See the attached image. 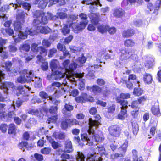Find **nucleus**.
Here are the masks:
<instances>
[{"label":"nucleus","mask_w":161,"mask_h":161,"mask_svg":"<svg viewBox=\"0 0 161 161\" xmlns=\"http://www.w3.org/2000/svg\"><path fill=\"white\" fill-rule=\"evenodd\" d=\"M3 87L6 89L9 88H13V84L11 82H5L2 84Z\"/></svg>","instance_id":"48"},{"label":"nucleus","mask_w":161,"mask_h":161,"mask_svg":"<svg viewBox=\"0 0 161 161\" xmlns=\"http://www.w3.org/2000/svg\"><path fill=\"white\" fill-rule=\"evenodd\" d=\"M90 97L92 99V101H90V100L88 99V96L87 93H83L81 94V96L75 97V99L78 103H82L88 101L91 102H93L94 100L93 97Z\"/></svg>","instance_id":"9"},{"label":"nucleus","mask_w":161,"mask_h":161,"mask_svg":"<svg viewBox=\"0 0 161 161\" xmlns=\"http://www.w3.org/2000/svg\"><path fill=\"white\" fill-rule=\"evenodd\" d=\"M69 126V123L67 119L64 120L62 121L61 123V128L63 130H66Z\"/></svg>","instance_id":"43"},{"label":"nucleus","mask_w":161,"mask_h":161,"mask_svg":"<svg viewBox=\"0 0 161 161\" xmlns=\"http://www.w3.org/2000/svg\"><path fill=\"white\" fill-rule=\"evenodd\" d=\"M117 30L116 28L114 27H110L108 25L107 31L108 32L109 34L111 35H114L116 32Z\"/></svg>","instance_id":"46"},{"label":"nucleus","mask_w":161,"mask_h":161,"mask_svg":"<svg viewBox=\"0 0 161 161\" xmlns=\"http://www.w3.org/2000/svg\"><path fill=\"white\" fill-rule=\"evenodd\" d=\"M5 68L6 71L8 72L9 74L13 76L14 74L15 75V73L17 72V71L15 69H13V68H11L12 65V63L11 61H7L4 63Z\"/></svg>","instance_id":"10"},{"label":"nucleus","mask_w":161,"mask_h":161,"mask_svg":"<svg viewBox=\"0 0 161 161\" xmlns=\"http://www.w3.org/2000/svg\"><path fill=\"white\" fill-rule=\"evenodd\" d=\"M156 124L157 125V123H156ZM156 125H156V126H152L150 128V134L148 135V138H151L152 136H153L154 135L156 130Z\"/></svg>","instance_id":"44"},{"label":"nucleus","mask_w":161,"mask_h":161,"mask_svg":"<svg viewBox=\"0 0 161 161\" xmlns=\"http://www.w3.org/2000/svg\"><path fill=\"white\" fill-rule=\"evenodd\" d=\"M30 48V47L29 44L28 43H25L20 46L19 49L21 52L23 51L28 52L29 51Z\"/></svg>","instance_id":"28"},{"label":"nucleus","mask_w":161,"mask_h":161,"mask_svg":"<svg viewBox=\"0 0 161 161\" xmlns=\"http://www.w3.org/2000/svg\"><path fill=\"white\" fill-rule=\"evenodd\" d=\"M58 115L57 114H54L53 115L51 116L48 118L47 119V122L48 123H56L58 120Z\"/></svg>","instance_id":"33"},{"label":"nucleus","mask_w":161,"mask_h":161,"mask_svg":"<svg viewBox=\"0 0 161 161\" xmlns=\"http://www.w3.org/2000/svg\"><path fill=\"white\" fill-rule=\"evenodd\" d=\"M25 22V20L24 18H21L15 21L13 23L14 30L19 32H21L22 30V25Z\"/></svg>","instance_id":"8"},{"label":"nucleus","mask_w":161,"mask_h":161,"mask_svg":"<svg viewBox=\"0 0 161 161\" xmlns=\"http://www.w3.org/2000/svg\"><path fill=\"white\" fill-rule=\"evenodd\" d=\"M33 17L36 18L34 19L33 23L34 26H36L40 24L45 25L48 23V19L45 16L44 12L40 10L36 11L33 14Z\"/></svg>","instance_id":"4"},{"label":"nucleus","mask_w":161,"mask_h":161,"mask_svg":"<svg viewBox=\"0 0 161 161\" xmlns=\"http://www.w3.org/2000/svg\"><path fill=\"white\" fill-rule=\"evenodd\" d=\"M60 157L62 161H67V159L70 158V156L69 154L64 153L61 154Z\"/></svg>","instance_id":"52"},{"label":"nucleus","mask_w":161,"mask_h":161,"mask_svg":"<svg viewBox=\"0 0 161 161\" xmlns=\"http://www.w3.org/2000/svg\"><path fill=\"white\" fill-rule=\"evenodd\" d=\"M128 144V141L127 140H125L124 143L118 148V152L114 153L110 155V159L114 161L118 160L119 158H121L119 161H122L123 158L126 152Z\"/></svg>","instance_id":"3"},{"label":"nucleus","mask_w":161,"mask_h":161,"mask_svg":"<svg viewBox=\"0 0 161 161\" xmlns=\"http://www.w3.org/2000/svg\"><path fill=\"white\" fill-rule=\"evenodd\" d=\"M27 80H28L26 79V78L23 77L20 75V76L18 77L17 79V82L21 84H24L25 83Z\"/></svg>","instance_id":"47"},{"label":"nucleus","mask_w":161,"mask_h":161,"mask_svg":"<svg viewBox=\"0 0 161 161\" xmlns=\"http://www.w3.org/2000/svg\"><path fill=\"white\" fill-rule=\"evenodd\" d=\"M42 45L44 47L48 48L51 46V43L48 40L43 39L42 41Z\"/></svg>","instance_id":"59"},{"label":"nucleus","mask_w":161,"mask_h":161,"mask_svg":"<svg viewBox=\"0 0 161 161\" xmlns=\"http://www.w3.org/2000/svg\"><path fill=\"white\" fill-rule=\"evenodd\" d=\"M23 87L22 86H19L17 88V90L18 91L16 92V95L17 96H19L20 94L25 92V91L23 90Z\"/></svg>","instance_id":"55"},{"label":"nucleus","mask_w":161,"mask_h":161,"mask_svg":"<svg viewBox=\"0 0 161 161\" xmlns=\"http://www.w3.org/2000/svg\"><path fill=\"white\" fill-rule=\"evenodd\" d=\"M131 95L129 93H121L119 96L115 98L116 102L121 105V110L120 113L118 114L117 118L118 119L123 120L127 114V109L128 108V101L125 99H128L130 97Z\"/></svg>","instance_id":"1"},{"label":"nucleus","mask_w":161,"mask_h":161,"mask_svg":"<svg viewBox=\"0 0 161 161\" xmlns=\"http://www.w3.org/2000/svg\"><path fill=\"white\" fill-rule=\"evenodd\" d=\"M57 48L58 50L63 52L64 56L68 55L69 54V52L66 49L65 45L60 43H58L57 45Z\"/></svg>","instance_id":"26"},{"label":"nucleus","mask_w":161,"mask_h":161,"mask_svg":"<svg viewBox=\"0 0 161 161\" xmlns=\"http://www.w3.org/2000/svg\"><path fill=\"white\" fill-rule=\"evenodd\" d=\"M19 73L20 75L26 78L27 80H31L33 77V74L31 70L29 71L25 69L20 71Z\"/></svg>","instance_id":"11"},{"label":"nucleus","mask_w":161,"mask_h":161,"mask_svg":"<svg viewBox=\"0 0 161 161\" xmlns=\"http://www.w3.org/2000/svg\"><path fill=\"white\" fill-rule=\"evenodd\" d=\"M57 15L58 17L61 19H64L67 17V14L63 12L58 13Z\"/></svg>","instance_id":"61"},{"label":"nucleus","mask_w":161,"mask_h":161,"mask_svg":"<svg viewBox=\"0 0 161 161\" xmlns=\"http://www.w3.org/2000/svg\"><path fill=\"white\" fill-rule=\"evenodd\" d=\"M59 103L60 102L59 101L56 100L54 103V104L55 105V106H50L49 109H48V111L51 114H57L58 109L57 106Z\"/></svg>","instance_id":"22"},{"label":"nucleus","mask_w":161,"mask_h":161,"mask_svg":"<svg viewBox=\"0 0 161 161\" xmlns=\"http://www.w3.org/2000/svg\"><path fill=\"white\" fill-rule=\"evenodd\" d=\"M0 31L1 33L4 36H12L14 34V31L13 29L10 28H2Z\"/></svg>","instance_id":"24"},{"label":"nucleus","mask_w":161,"mask_h":161,"mask_svg":"<svg viewBox=\"0 0 161 161\" xmlns=\"http://www.w3.org/2000/svg\"><path fill=\"white\" fill-rule=\"evenodd\" d=\"M28 142L25 141H22L20 142L18 145V147L20 149L24 151L25 148L28 147Z\"/></svg>","instance_id":"29"},{"label":"nucleus","mask_w":161,"mask_h":161,"mask_svg":"<svg viewBox=\"0 0 161 161\" xmlns=\"http://www.w3.org/2000/svg\"><path fill=\"white\" fill-rule=\"evenodd\" d=\"M8 127V126L6 124H2L0 125V130L3 133H5L7 131Z\"/></svg>","instance_id":"53"},{"label":"nucleus","mask_w":161,"mask_h":161,"mask_svg":"<svg viewBox=\"0 0 161 161\" xmlns=\"http://www.w3.org/2000/svg\"><path fill=\"white\" fill-rule=\"evenodd\" d=\"M115 110V105L112 104L107 108V112L109 113H114Z\"/></svg>","instance_id":"64"},{"label":"nucleus","mask_w":161,"mask_h":161,"mask_svg":"<svg viewBox=\"0 0 161 161\" xmlns=\"http://www.w3.org/2000/svg\"><path fill=\"white\" fill-rule=\"evenodd\" d=\"M31 50L35 53H38L42 55L43 57H46L47 55V50L43 46L38 47V44L33 43L31 45Z\"/></svg>","instance_id":"6"},{"label":"nucleus","mask_w":161,"mask_h":161,"mask_svg":"<svg viewBox=\"0 0 161 161\" xmlns=\"http://www.w3.org/2000/svg\"><path fill=\"white\" fill-rule=\"evenodd\" d=\"M143 80L145 83L150 84L153 81L152 76L150 74L145 73L143 75Z\"/></svg>","instance_id":"23"},{"label":"nucleus","mask_w":161,"mask_h":161,"mask_svg":"<svg viewBox=\"0 0 161 161\" xmlns=\"http://www.w3.org/2000/svg\"><path fill=\"white\" fill-rule=\"evenodd\" d=\"M135 33V30L130 28L124 30L122 33V35L123 38H128L132 37Z\"/></svg>","instance_id":"13"},{"label":"nucleus","mask_w":161,"mask_h":161,"mask_svg":"<svg viewBox=\"0 0 161 161\" xmlns=\"http://www.w3.org/2000/svg\"><path fill=\"white\" fill-rule=\"evenodd\" d=\"M134 41L132 39L129 38L126 39L124 42V46L127 47H132L135 45Z\"/></svg>","instance_id":"25"},{"label":"nucleus","mask_w":161,"mask_h":161,"mask_svg":"<svg viewBox=\"0 0 161 161\" xmlns=\"http://www.w3.org/2000/svg\"><path fill=\"white\" fill-rule=\"evenodd\" d=\"M34 157L38 161H42L43 160V156L40 154L36 153L34 154Z\"/></svg>","instance_id":"58"},{"label":"nucleus","mask_w":161,"mask_h":161,"mask_svg":"<svg viewBox=\"0 0 161 161\" xmlns=\"http://www.w3.org/2000/svg\"><path fill=\"white\" fill-rule=\"evenodd\" d=\"M51 151V149L50 147H45L41 149L40 152L44 155L49 154Z\"/></svg>","instance_id":"40"},{"label":"nucleus","mask_w":161,"mask_h":161,"mask_svg":"<svg viewBox=\"0 0 161 161\" xmlns=\"http://www.w3.org/2000/svg\"><path fill=\"white\" fill-rule=\"evenodd\" d=\"M48 3L47 1L42 0L38 3V7L41 9H44L46 7Z\"/></svg>","instance_id":"42"},{"label":"nucleus","mask_w":161,"mask_h":161,"mask_svg":"<svg viewBox=\"0 0 161 161\" xmlns=\"http://www.w3.org/2000/svg\"><path fill=\"white\" fill-rule=\"evenodd\" d=\"M8 52L4 50L3 48H0V57H1L3 59H6L8 58Z\"/></svg>","instance_id":"32"},{"label":"nucleus","mask_w":161,"mask_h":161,"mask_svg":"<svg viewBox=\"0 0 161 161\" xmlns=\"http://www.w3.org/2000/svg\"><path fill=\"white\" fill-rule=\"evenodd\" d=\"M113 11V15L116 18H121L125 15V11L119 7L115 8Z\"/></svg>","instance_id":"12"},{"label":"nucleus","mask_w":161,"mask_h":161,"mask_svg":"<svg viewBox=\"0 0 161 161\" xmlns=\"http://www.w3.org/2000/svg\"><path fill=\"white\" fill-rule=\"evenodd\" d=\"M98 148V152L100 155L101 156L105 154V150L104 147L103 146H97Z\"/></svg>","instance_id":"54"},{"label":"nucleus","mask_w":161,"mask_h":161,"mask_svg":"<svg viewBox=\"0 0 161 161\" xmlns=\"http://www.w3.org/2000/svg\"><path fill=\"white\" fill-rule=\"evenodd\" d=\"M99 3V0H83L82 3L87 5H97Z\"/></svg>","instance_id":"27"},{"label":"nucleus","mask_w":161,"mask_h":161,"mask_svg":"<svg viewBox=\"0 0 161 161\" xmlns=\"http://www.w3.org/2000/svg\"><path fill=\"white\" fill-rule=\"evenodd\" d=\"M102 93L103 98H108L112 93V92L109 88L107 86L102 87Z\"/></svg>","instance_id":"19"},{"label":"nucleus","mask_w":161,"mask_h":161,"mask_svg":"<svg viewBox=\"0 0 161 161\" xmlns=\"http://www.w3.org/2000/svg\"><path fill=\"white\" fill-rule=\"evenodd\" d=\"M86 58L84 56V54H82L81 57H79L78 58V61L80 64H83L86 61Z\"/></svg>","instance_id":"57"},{"label":"nucleus","mask_w":161,"mask_h":161,"mask_svg":"<svg viewBox=\"0 0 161 161\" xmlns=\"http://www.w3.org/2000/svg\"><path fill=\"white\" fill-rule=\"evenodd\" d=\"M95 119L93 120L91 118L88 119L89 128L88 132L89 134L93 135L94 133V130L93 129L94 127L96 129L98 128L100 125L101 117L99 114H96L94 116Z\"/></svg>","instance_id":"5"},{"label":"nucleus","mask_w":161,"mask_h":161,"mask_svg":"<svg viewBox=\"0 0 161 161\" xmlns=\"http://www.w3.org/2000/svg\"><path fill=\"white\" fill-rule=\"evenodd\" d=\"M147 100H148V97L145 95L141 96L137 98L139 104H143Z\"/></svg>","instance_id":"41"},{"label":"nucleus","mask_w":161,"mask_h":161,"mask_svg":"<svg viewBox=\"0 0 161 161\" xmlns=\"http://www.w3.org/2000/svg\"><path fill=\"white\" fill-rule=\"evenodd\" d=\"M36 29L42 33L44 34H47L50 32L48 28L44 26H37Z\"/></svg>","instance_id":"30"},{"label":"nucleus","mask_w":161,"mask_h":161,"mask_svg":"<svg viewBox=\"0 0 161 161\" xmlns=\"http://www.w3.org/2000/svg\"><path fill=\"white\" fill-rule=\"evenodd\" d=\"M143 90L142 89L139 87L134 88L133 94L137 96H139L143 93Z\"/></svg>","instance_id":"35"},{"label":"nucleus","mask_w":161,"mask_h":161,"mask_svg":"<svg viewBox=\"0 0 161 161\" xmlns=\"http://www.w3.org/2000/svg\"><path fill=\"white\" fill-rule=\"evenodd\" d=\"M96 83L100 86H104L106 84V82L104 79L101 78H98L96 80Z\"/></svg>","instance_id":"60"},{"label":"nucleus","mask_w":161,"mask_h":161,"mask_svg":"<svg viewBox=\"0 0 161 161\" xmlns=\"http://www.w3.org/2000/svg\"><path fill=\"white\" fill-rule=\"evenodd\" d=\"M80 137L81 140L83 141H90V139L88 138V135L86 133H83L81 134L80 135Z\"/></svg>","instance_id":"63"},{"label":"nucleus","mask_w":161,"mask_h":161,"mask_svg":"<svg viewBox=\"0 0 161 161\" xmlns=\"http://www.w3.org/2000/svg\"><path fill=\"white\" fill-rule=\"evenodd\" d=\"M77 66V64L75 62H73L69 64L66 71L72 72L76 69Z\"/></svg>","instance_id":"36"},{"label":"nucleus","mask_w":161,"mask_h":161,"mask_svg":"<svg viewBox=\"0 0 161 161\" xmlns=\"http://www.w3.org/2000/svg\"><path fill=\"white\" fill-rule=\"evenodd\" d=\"M132 130L133 134L136 136L139 130V127L138 124L136 123H134L132 124Z\"/></svg>","instance_id":"39"},{"label":"nucleus","mask_w":161,"mask_h":161,"mask_svg":"<svg viewBox=\"0 0 161 161\" xmlns=\"http://www.w3.org/2000/svg\"><path fill=\"white\" fill-rule=\"evenodd\" d=\"M80 21L79 23L76 22H71L69 24V26L72 27L74 32L81 31L85 28L88 24V17L86 14L81 13L78 15Z\"/></svg>","instance_id":"2"},{"label":"nucleus","mask_w":161,"mask_h":161,"mask_svg":"<svg viewBox=\"0 0 161 161\" xmlns=\"http://www.w3.org/2000/svg\"><path fill=\"white\" fill-rule=\"evenodd\" d=\"M75 157L77 161H84L85 160V156L83 153L81 152H77Z\"/></svg>","instance_id":"34"},{"label":"nucleus","mask_w":161,"mask_h":161,"mask_svg":"<svg viewBox=\"0 0 161 161\" xmlns=\"http://www.w3.org/2000/svg\"><path fill=\"white\" fill-rule=\"evenodd\" d=\"M9 51L10 53H15L18 50V49L15 45H10L8 46Z\"/></svg>","instance_id":"51"},{"label":"nucleus","mask_w":161,"mask_h":161,"mask_svg":"<svg viewBox=\"0 0 161 161\" xmlns=\"http://www.w3.org/2000/svg\"><path fill=\"white\" fill-rule=\"evenodd\" d=\"M91 23L95 25H97L100 21V15L97 13H92L90 15V17Z\"/></svg>","instance_id":"15"},{"label":"nucleus","mask_w":161,"mask_h":161,"mask_svg":"<svg viewBox=\"0 0 161 161\" xmlns=\"http://www.w3.org/2000/svg\"><path fill=\"white\" fill-rule=\"evenodd\" d=\"M8 133L10 135L14 136L16 135L17 134V127L14 123L10 124L8 127Z\"/></svg>","instance_id":"18"},{"label":"nucleus","mask_w":161,"mask_h":161,"mask_svg":"<svg viewBox=\"0 0 161 161\" xmlns=\"http://www.w3.org/2000/svg\"><path fill=\"white\" fill-rule=\"evenodd\" d=\"M87 88L88 90H90L95 95H96L98 93H101L102 92V87L96 85H94L91 87L87 86Z\"/></svg>","instance_id":"17"},{"label":"nucleus","mask_w":161,"mask_h":161,"mask_svg":"<svg viewBox=\"0 0 161 161\" xmlns=\"http://www.w3.org/2000/svg\"><path fill=\"white\" fill-rule=\"evenodd\" d=\"M139 104L137 100H134L132 101L131 103V105H129V106H131L132 108L133 109H137L139 108L138 107V104Z\"/></svg>","instance_id":"56"},{"label":"nucleus","mask_w":161,"mask_h":161,"mask_svg":"<svg viewBox=\"0 0 161 161\" xmlns=\"http://www.w3.org/2000/svg\"><path fill=\"white\" fill-rule=\"evenodd\" d=\"M96 156L94 155L88 153L87 154V161H103V159L101 157H99L97 160H95Z\"/></svg>","instance_id":"31"},{"label":"nucleus","mask_w":161,"mask_h":161,"mask_svg":"<svg viewBox=\"0 0 161 161\" xmlns=\"http://www.w3.org/2000/svg\"><path fill=\"white\" fill-rule=\"evenodd\" d=\"M139 108L135 109L131 112V115L134 118H137L139 113Z\"/></svg>","instance_id":"49"},{"label":"nucleus","mask_w":161,"mask_h":161,"mask_svg":"<svg viewBox=\"0 0 161 161\" xmlns=\"http://www.w3.org/2000/svg\"><path fill=\"white\" fill-rule=\"evenodd\" d=\"M65 75V72H62L58 70H56L54 72L53 75L55 80H58L62 78H64Z\"/></svg>","instance_id":"20"},{"label":"nucleus","mask_w":161,"mask_h":161,"mask_svg":"<svg viewBox=\"0 0 161 161\" xmlns=\"http://www.w3.org/2000/svg\"><path fill=\"white\" fill-rule=\"evenodd\" d=\"M108 27V25H101L97 27L98 31L100 32L103 33L106 32L107 31Z\"/></svg>","instance_id":"38"},{"label":"nucleus","mask_w":161,"mask_h":161,"mask_svg":"<svg viewBox=\"0 0 161 161\" xmlns=\"http://www.w3.org/2000/svg\"><path fill=\"white\" fill-rule=\"evenodd\" d=\"M119 53H120V59L121 60H126L130 57L129 52L125 48H122L119 50Z\"/></svg>","instance_id":"16"},{"label":"nucleus","mask_w":161,"mask_h":161,"mask_svg":"<svg viewBox=\"0 0 161 161\" xmlns=\"http://www.w3.org/2000/svg\"><path fill=\"white\" fill-rule=\"evenodd\" d=\"M71 23L70 21L67 20L66 21V23L64 24L63 27L61 29V32L64 35L66 36L69 34L70 32L69 28H71L72 29V27L69 26V24Z\"/></svg>","instance_id":"21"},{"label":"nucleus","mask_w":161,"mask_h":161,"mask_svg":"<svg viewBox=\"0 0 161 161\" xmlns=\"http://www.w3.org/2000/svg\"><path fill=\"white\" fill-rule=\"evenodd\" d=\"M67 120L68 121L69 126L74 125H79V122L75 119H67Z\"/></svg>","instance_id":"37"},{"label":"nucleus","mask_w":161,"mask_h":161,"mask_svg":"<svg viewBox=\"0 0 161 161\" xmlns=\"http://www.w3.org/2000/svg\"><path fill=\"white\" fill-rule=\"evenodd\" d=\"M73 151L71 142L69 139L66 140L64 143V153H69Z\"/></svg>","instance_id":"14"},{"label":"nucleus","mask_w":161,"mask_h":161,"mask_svg":"<svg viewBox=\"0 0 161 161\" xmlns=\"http://www.w3.org/2000/svg\"><path fill=\"white\" fill-rule=\"evenodd\" d=\"M39 96L42 98L45 99L49 97L48 94L44 91H41L39 93Z\"/></svg>","instance_id":"62"},{"label":"nucleus","mask_w":161,"mask_h":161,"mask_svg":"<svg viewBox=\"0 0 161 161\" xmlns=\"http://www.w3.org/2000/svg\"><path fill=\"white\" fill-rule=\"evenodd\" d=\"M64 108L65 109V110L67 111H71L73 109L74 107L70 104V103H68L65 104L64 106Z\"/></svg>","instance_id":"50"},{"label":"nucleus","mask_w":161,"mask_h":161,"mask_svg":"<svg viewBox=\"0 0 161 161\" xmlns=\"http://www.w3.org/2000/svg\"><path fill=\"white\" fill-rule=\"evenodd\" d=\"M110 135L113 137H119L121 132L120 127L118 125H112L108 128Z\"/></svg>","instance_id":"7"},{"label":"nucleus","mask_w":161,"mask_h":161,"mask_svg":"<svg viewBox=\"0 0 161 161\" xmlns=\"http://www.w3.org/2000/svg\"><path fill=\"white\" fill-rule=\"evenodd\" d=\"M151 110L153 114L155 115H158L160 113L159 109L156 107L153 106Z\"/></svg>","instance_id":"45"}]
</instances>
